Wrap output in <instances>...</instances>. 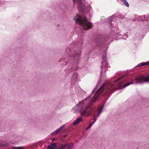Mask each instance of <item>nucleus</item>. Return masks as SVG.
I'll return each mask as SVG.
<instances>
[{
    "instance_id": "393cba45",
    "label": "nucleus",
    "mask_w": 149,
    "mask_h": 149,
    "mask_svg": "<svg viewBox=\"0 0 149 149\" xmlns=\"http://www.w3.org/2000/svg\"><path fill=\"white\" fill-rule=\"evenodd\" d=\"M79 56H77V58H75V59L76 60H78V58Z\"/></svg>"
},
{
    "instance_id": "4468645a",
    "label": "nucleus",
    "mask_w": 149,
    "mask_h": 149,
    "mask_svg": "<svg viewBox=\"0 0 149 149\" xmlns=\"http://www.w3.org/2000/svg\"><path fill=\"white\" fill-rule=\"evenodd\" d=\"M60 131L58 129L56 131H54V132L52 133V134H57L58 133L60 132Z\"/></svg>"
},
{
    "instance_id": "dca6fc26",
    "label": "nucleus",
    "mask_w": 149,
    "mask_h": 149,
    "mask_svg": "<svg viewBox=\"0 0 149 149\" xmlns=\"http://www.w3.org/2000/svg\"><path fill=\"white\" fill-rule=\"evenodd\" d=\"M13 149H24L23 147H14L13 148Z\"/></svg>"
},
{
    "instance_id": "a878e982",
    "label": "nucleus",
    "mask_w": 149,
    "mask_h": 149,
    "mask_svg": "<svg viewBox=\"0 0 149 149\" xmlns=\"http://www.w3.org/2000/svg\"><path fill=\"white\" fill-rule=\"evenodd\" d=\"M51 140H52V141H53L55 139V138H51Z\"/></svg>"
},
{
    "instance_id": "1a4fd4ad",
    "label": "nucleus",
    "mask_w": 149,
    "mask_h": 149,
    "mask_svg": "<svg viewBox=\"0 0 149 149\" xmlns=\"http://www.w3.org/2000/svg\"><path fill=\"white\" fill-rule=\"evenodd\" d=\"M82 118L81 117L78 118L75 121H74L73 124V125L75 126L78 125L82 121Z\"/></svg>"
},
{
    "instance_id": "b1692460",
    "label": "nucleus",
    "mask_w": 149,
    "mask_h": 149,
    "mask_svg": "<svg viewBox=\"0 0 149 149\" xmlns=\"http://www.w3.org/2000/svg\"><path fill=\"white\" fill-rule=\"evenodd\" d=\"M103 107H104V104L102 106V107H101L100 108V109H101L102 110H103Z\"/></svg>"
},
{
    "instance_id": "cd10ccee",
    "label": "nucleus",
    "mask_w": 149,
    "mask_h": 149,
    "mask_svg": "<svg viewBox=\"0 0 149 149\" xmlns=\"http://www.w3.org/2000/svg\"><path fill=\"white\" fill-rule=\"evenodd\" d=\"M134 81V80H132V81Z\"/></svg>"
},
{
    "instance_id": "0eeeda50",
    "label": "nucleus",
    "mask_w": 149,
    "mask_h": 149,
    "mask_svg": "<svg viewBox=\"0 0 149 149\" xmlns=\"http://www.w3.org/2000/svg\"><path fill=\"white\" fill-rule=\"evenodd\" d=\"M107 65V63L105 59L103 58L102 63V66L101 67L102 70L101 73L103 72V69L106 67Z\"/></svg>"
},
{
    "instance_id": "f3484780",
    "label": "nucleus",
    "mask_w": 149,
    "mask_h": 149,
    "mask_svg": "<svg viewBox=\"0 0 149 149\" xmlns=\"http://www.w3.org/2000/svg\"><path fill=\"white\" fill-rule=\"evenodd\" d=\"M65 146L64 145L62 144L60 148L57 149H65Z\"/></svg>"
},
{
    "instance_id": "9b49d317",
    "label": "nucleus",
    "mask_w": 149,
    "mask_h": 149,
    "mask_svg": "<svg viewBox=\"0 0 149 149\" xmlns=\"http://www.w3.org/2000/svg\"><path fill=\"white\" fill-rule=\"evenodd\" d=\"M77 74L76 73H74L72 76V79L75 81H77Z\"/></svg>"
},
{
    "instance_id": "6ab92c4d",
    "label": "nucleus",
    "mask_w": 149,
    "mask_h": 149,
    "mask_svg": "<svg viewBox=\"0 0 149 149\" xmlns=\"http://www.w3.org/2000/svg\"><path fill=\"white\" fill-rule=\"evenodd\" d=\"M65 125H62L59 128H58V129H59V130L60 131H61L62 129H63V128H65Z\"/></svg>"
},
{
    "instance_id": "2eb2a0df",
    "label": "nucleus",
    "mask_w": 149,
    "mask_h": 149,
    "mask_svg": "<svg viewBox=\"0 0 149 149\" xmlns=\"http://www.w3.org/2000/svg\"><path fill=\"white\" fill-rule=\"evenodd\" d=\"M103 111V110H102L101 109H100L99 110V111H98V113L97 114V116H100V113L102 112Z\"/></svg>"
},
{
    "instance_id": "9d476101",
    "label": "nucleus",
    "mask_w": 149,
    "mask_h": 149,
    "mask_svg": "<svg viewBox=\"0 0 149 149\" xmlns=\"http://www.w3.org/2000/svg\"><path fill=\"white\" fill-rule=\"evenodd\" d=\"M56 145V144L55 143H52L48 146L47 149H53Z\"/></svg>"
},
{
    "instance_id": "aec40b11",
    "label": "nucleus",
    "mask_w": 149,
    "mask_h": 149,
    "mask_svg": "<svg viewBox=\"0 0 149 149\" xmlns=\"http://www.w3.org/2000/svg\"><path fill=\"white\" fill-rule=\"evenodd\" d=\"M92 125H93L92 124H90L87 127L86 129V130H87L89 129L91 127Z\"/></svg>"
},
{
    "instance_id": "f03ea898",
    "label": "nucleus",
    "mask_w": 149,
    "mask_h": 149,
    "mask_svg": "<svg viewBox=\"0 0 149 149\" xmlns=\"http://www.w3.org/2000/svg\"><path fill=\"white\" fill-rule=\"evenodd\" d=\"M105 84H103L101 87L97 90V91L96 92L97 93H99V94L97 95L95 97V100H93L91 102V103H90L89 106H87V107H86L84 111H82V112H81V115L82 116H84L86 115V116H88L91 113V110L90 109L89 111L88 112H87V110L89 109V108L90 107V106L92 104V103L95 101V100L97 99L98 96L100 94V93L105 89V87L104 86Z\"/></svg>"
},
{
    "instance_id": "a211bd4d",
    "label": "nucleus",
    "mask_w": 149,
    "mask_h": 149,
    "mask_svg": "<svg viewBox=\"0 0 149 149\" xmlns=\"http://www.w3.org/2000/svg\"><path fill=\"white\" fill-rule=\"evenodd\" d=\"M127 76V74H125L124 75H123V76H122V77H121L120 78H119L117 80H116V81H115L114 82H116V81H117L120 80V79H121L125 77H126Z\"/></svg>"
},
{
    "instance_id": "20e7f679",
    "label": "nucleus",
    "mask_w": 149,
    "mask_h": 149,
    "mask_svg": "<svg viewBox=\"0 0 149 149\" xmlns=\"http://www.w3.org/2000/svg\"><path fill=\"white\" fill-rule=\"evenodd\" d=\"M134 81H136L135 84H142L144 82H149V75L146 77L142 75L139 76L136 78Z\"/></svg>"
},
{
    "instance_id": "7ed1b4c3",
    "label": "nucleus",
    "mask_w": 149,
    "mask_h": 149,
    "mask_svg": "<svg viewBox=\"0 0 149 149\" xmlns=\"http://www.w3.org/2000/svg\"><path fill=\"white\" fill-rule=\"evenodd\" d=\"M74 4V5L76 3H77L78 6V8L79 12H86L87 11V9L88 7L86 6L85 3L86 2L84 0H73Z\"/></svg>"
},
{
    "instance_id": "f257e3e1",
    "label": "nucleus",
    "mask_w": 149,
    "mask_h": 149,
    "mask_svg": "<svg viewBox=\"0 0 149 149\" xmlns=\"http://www.w3.org/2000/svg\"><path fill=\"white\" fill-rule=\"evenodd\" d=\"M74 19L77 23L82 26L84 29H88L91 28L92 26V24L87 20L85 16L79 15L77 14L74 17Z\"/></svg>"
},
{
    "instance_id": "bb28decb",
    "label": "nucleus",
    "mask_w": 149,
    "mask_h": 149,
    "mask_svg": "<svg viewBox=\"0 0 149 149\" xmlns=\"http://www.w3.org/2000/svg\"><path fill=\"white\" fill-rule=\"evenodd\" d=\"M66 136V135H64V137H65Z\"/></svg>"
},
{
    "instance_id": "412c9836",
    "label": "nucleus",
    "mask_w": 149,
    "mask_h": 149,
    "mask_svg": "<svg viewBox=\"0 0 149 149\" xmlns=\"http://www.w3.org/2000/svg\"><path fill=\"white\" fill-rule=\"evenodd\" d=\"M114 17H113V15L112 16H111L110 18V20H109V21H112L113 20H114Z\"/></svg>"
},
{
    "instance_id": "39448f33",
    "label": "nucleus",
    "mask_w": 149,
    "mask_h": 149,
    "mask_svg": "<svg viewBox=\"0 0 149 149\" xmlns=\"http://www.w3.org/2000/svg\"><path fill=\"white\" fill-rule=\"evenodd\" d=\"M88 98V97L80 102L78 104H77L73 108V110L76 113L80 112L81 113L82 112V107L81 105V104H83L84 101L87 100Z\"/></svg>"
},
{
    "instance_id": "5701e85b",
    "label": "nucleus",
    "mask_w": 149,
    "mask_h": 149,
    "mask_svg": "<svg viewBox=\"0 0 149 149\" xmlns=\"http://www.w3.org/2000/svg\"><path fill=\"white\" fill-rule=\"evenodd\" d=\"M113 84H111L109 83V84L108 85L111 88H112L113 87Z\"/></svg>"
},
{
    "instance_id": "6e6552de",
    "label": "nucleus",
    "mask_w": 149,
    "mask_h": 149,
    "mask_svg": "<svg viewBox=\"0 0 149 149\" xmlns=\"http://www.w3.org/2000/svg\"><path fill=\"white\" fill-rule=\"evenodd\" d=\"M65 146V149H72L73 146V144L72 143H66L65 144H63Z\"/></svg>"
},
{
    "instance_id": "4be33fe9",
    "label": "nucleus",
    "mask_w": 149,
    "mask_h": 149,
    "mask_svg": "<svg viewBox=\"0 0 149 149\" xmlns=\"http://www.w3.org/2000/svg\"><path fill=\"white\" fill-rule=\"evenodd\" d=\"M93 116L95 117V118L93 119L94 121H93V122L92 123V125L94 124V123L95 122V121H96V118H95V115H94Z\"/></svg>"
},
{
    "instance_id": "f8f14e48",
    "label": "nucleus",
    "mask_w": 149,
    "mask_h": 149,
    "mask_svg": "<svg viewBox=\"0 0 149 149\" xmlns=\"http://www.w3.org/2000/svg\"><path fill=\"white\" fill-rule=\"evenodd\" d=\"M147 65H149V61L146 62H144L140 64H139V65H138V66L141 67V66Z\"/></svg>"
},
{
    "instance_id": "ddd939ff",
    "label": "nucleus",
    "mask_w": 149,
    "mask_h": 149,
    "mask_svg": "<svg viewBox=\"0 0 149 149\" xmlns=\"http://www.w3.org/2000/svg\"><path fill=\"white\" fill-rule=\"evenodd\" d=\"M124 3L125 5L127 7L129 6V5L127 1L126 0H121Z\"/></svg>"
},
{
    "instance_id": "423d86ee",
    "label": "nucleus",
    "mask_w": 149,
    "mask_h": 149,
    "mask_svg": "<svg viewBox=\"0 0 149 149\" xmlns=\"http://www.w3.org/2000/svg\"><path fill=\"white\" fill-rule=\"evenodd\" d=\"M122 82L120 83L118 85V89H115V90H117V89H121L122 88H125L126 87V86H129L130 85L133 84H134V82L131 83V82H129L126 84H125L123 86H122Z\"/></svg>"
}]
</instances>
